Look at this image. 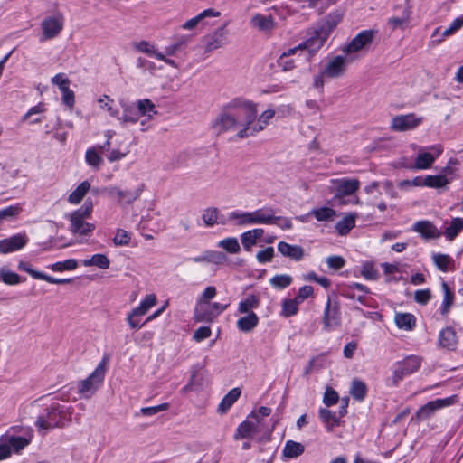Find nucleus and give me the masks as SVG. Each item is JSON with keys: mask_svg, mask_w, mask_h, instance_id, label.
I'll return each instance as SVG.
<instances>
[{"mask_svg": "<svg viewBox=\"0 0 463 463\" xmlns=\"http://www.w3.org/2000/svg\"><path fill=\"white\" fill-rule=\"evenodd\" d=\"M237 104L239 106H245L243 128L237 133V137L241 139L255 136L265 129L269 120L275 115V110L267 109L257 118V104L250 99L239 100Z\"/></svg>", "mask_w": 463, "mask_h": 463, "instance_id": "nucleus-1", "label": "nucleus"}, {"mask_svg": "<svg viewBox=\"0 0 463 463\" xmlns=\"http://www.w3.org/2000/svg\"><path fill=\"white\" fill-rule=\"evenodd\" d=\"M73 411L72 406L53 402L46 408L45 413L38 416L35 426L39 430L64 428L71 421Z\"/></svg>", "mask_w": 463, "mask_h": 463, "instance_id": "nucleus-2", "label": "nucleus"}, {"mask_svg": "<svg viewBox=\"0 0 463 463\" xmlns=\"http://www.w3.org/2000/svg\"><path fill=\"white\" fill-rule=\"evenodd\" d=\"M239 100H245L242 97L232 99L225 104L212 124V128L217 134H221L236 128L240 125V121L236 117L237 112L241 111L245 116V106H239Z\"/></svg>", "mask_w": 463, "mask_h": 463, "instance_id": "nucleus-3", "label": "nucleus"}, {"mask_svg": "<svg viewBox=\"0 0 463 463\" xmlns=\"http://www.w3.org/2000/svg\"><path fill=\"white\" fill-rule=\"evenodd\" d=\"M109 355H104L95 370L85 379L78 383V392L85 399L92 397L101 386L107 372Z\"/></svg>", "mask_w": 463, "mask_h": 463, "instance_id": "nucleus-4", "label": "nucleus"}, {"mask_svg": "<svg viewBox=\"0 0 463 463\" xmlns=\"http://www.w3.org/2000/svg\"><path fill=\"white\" fill-rule=\"evenodd\" d=\"M229 220H236V224L243 226L247 224H274L280 217L273 214L266 213L263 210L259 209L254 212H240L234 211L229 213Z\"/></svg>", "mask_w": 463, "mask_h": 463, "instance_id": "nucleus-5", "label": "nucleus"}, {"mask_svg": "<svg viewBox=\"0 0 463 463\" xmlns=\"http://www.w3.org/2000/svg\"><path fill=\"white\" fill-rule=\"evenodd\" d=\"M421 360L420 356L408 355L403 360L396 362L393 364L392 375L389 379L390 384L396 387L405 376L417 372L421 365Z\"/></svg>", "mask_w": 463, "mask_h": 463, "instance_id": "nucleus-6", "label": "nucleus"}, {"mask_svg": "<svg viewBox=\"0 0 463 463\" xmlns=\"http://www.w3.org/2000/svg\"><path fill=\"white\" fill-rule=\"evenodd\" d=\"M341 20L342 14L339 12L331 13L326 16V21L312 35L315 40L314 48H321L323 46L330 33L337 26Z\"/></svg>", "mask_w": 463, "mask_h": 463, "instance_id": "nucleus-7", "label": "nucleus"}, {"mask_svg": "<svg viewBox=\"0 0 463 463\" xmlns=\"http://www.w3.org/2000/svg\"><path fill=\"white\" fill-rule=\"evenodd\" d=\"M376 33V31L372 29L360 32L343 48V52L345 53H353L368 48L373 42Z\"/></svg>", "mask_w": 463, "mask_h": 463, "instance_id": "nucleus-8", "label": "nucleus"}, {"mask_svg": "<svg viewBox=\"0 0 463 463\" xmlns=\"http://www.w3.org/2000/svg\"><path fill=\"white\" fill-rule=\"evenodd\" d=\"M43 35L41 42L53 39L59 35L63 29V17L61 15L48 16L42 22Z\"/></svg>", "mask_w": 463, "mask_h": 463, "instance_id": "nucleus-9", "label": "nucleus"}, {"mask_svg": "<svg viewBox=\"0 0 463 463\" xmlns=\"http://www.w3.org/2000/svg\"><path fill=\"white\" fill-rule=\"evenodd\" d=\"M454 401V396L430 401L418 410L416 417L420 420H427L433 415L436 411L453 404Z\"/></svg>", "mask_w": 463, "mask_h": 463, "instance_id": "nucleus-10", "label": "nucleus"}, {"mask_svg": "<svg viewBox=\"0 0 463 463\" xmlns=\"http://www.w3.org/2000/svg\"><path fill=\"white\" fill-rule=\"evenodd\" d=\"M17 269L20 271L28 273L34 279L44 280L48 283L63 285L70 284L72 282V279H57L50 275L44 274L43 272L35 270L32 268V265L24 260H20L17 265Z\"/></svg>", "mask_w": 463, "mask_h": 463, "instance_id": "nucleus-11", "label": "nucleus"}, {"mask_svg": "<svg viewBox=\"0 0 463 463\" xmlns=\"http://www.w3.org/2000/svg\"><path fill=\"white\" fill-rule=\"evenodd\" d=\"M227 23L218 27L213 33L204 37L205 52H211L222 47L227 43Z\"/></svg>", "mask_w": 463, "mask_h": 463, "instance_id": "nucleus-12", "label": "nucleus"}, {"mask_svg": "<svg viewBox=\"0 0 463 463\" xmlns=\"http://www.w3.org/2000/svg\"><path fill=\"white\" fill-rule=\"evenodd\" d=\"M421 121L422 118H417L413 113L399 115L392 118L391 128L394 131H408L417 128Z\"/></svg>", "mask_w": 463, "mask_h": 463, "instance_id": "nucleus-13", "label": "nucleus"}, {"mask_svg": "<svg viewBox=\"0 0 463 463\" xmlns=\"http://www.w3.org/2000/svg\"><path fill=\"white\" fill-rule=\"evenodd\" d=\"M347 66V60L345 56L337 55L333 57L324 67V74L327 78H339L344 75Z\"/></svg>", "mask_w": 463, "mask_h": 463, "instance_id": "nucleus-14", "label": "nucleus"}, {"mask_svg": "<svg viewBox=\"0 0 463 463\" xmlns=\"http://www.w3.org/2000/svg\"><path fill=\"white\" fill-rule=\"evenodd\" d=\"M430 150L433 152H423L420 153L414 162L413 168L415 169H428L435 162L436 158L443 152L441 145H434L430 147Z\"/></svg>", "mask_w": 463, "mask_h": 463, "instance_id": "nucleus-15", "label": "nucleus"}, {"mask_svg": "<svg viewBox=\"0 0 463 463\" xmlns=\"http://www.w3.org/2000/svg\"><path fill=\"white\" fill-rule=\"evenodd\" d=\"M28 242L25 234L17 233L9 238L0 240V252L7 254L23 249Z\"/></svg>", "mask_w": 463, "mask_h": 463, "instance_id": "nucleus-16", "label": "nucleus"}, {"mask_svg": "<svg viewBox=\"0 0 463 463\" xmlns=\"http://www.w3.org/2000/svg\"><path fill=\"white\" fill-rule=\"evenodd\" d=\"M341 317L339 311V306L335 302L332 305L330 298H328L324 315H323V324L325 328L330 329L333 326H338L340 324Z\"/></svg>", "mask_w": 463, "mask_h": 463, "instance_id": "nucleus-17", "label": "nucleus"}, {"mask_svg": "<svg viewBox=\"0 0 463 463\" xmlns=\"http://www.w3.org/2000/svg\"><path fill=\"white\" fill-rule=\"evenodd\" d=\"M334 182L335 184V197L351 195L360 187V182L355 178H342Z\"/></svg>", "mask_w": 463, "mask_h": 463, "instance_id": "nucleus-18", "label": "nucleus"}, {"mask_svg": "<svg viewBox=\"0 0 463 463\" xmlns=\"http://www.w3.org/2000/svg\"><path fill=\"white\" fill-rule=\"evenodd\" d=\"M412 230L426 240L438 239L441 232L430 221H419L413 224Z\"/></svg>", "mask_w": 463, "mask_h": 463, "instance_id": "nucleus-19", "label": "nucleus"}, {"mask_svg": "<svg viewBox=\"0 0 463 463\" xmlns=\"http://www.w3.org/2000/svg\"><path fill=\"white\" fill-rule=\"evenodd\" d=\"M278 250L285 257H288L295 261H299L304 257V249L299 245H291L285 241L278 243Z\"/></svg>", "mask_w": 463, "mask_h": 463, "instance_id": "nucleus-20", "label": "nucleus"}, {"mask_svg": "<svg viewBox=\"0 0 463 463\" xmlns=\"http://www.w3.org/2000/svg\"><path fill=\"white\" fill-rule=\"evenodd\" d=\"M71 232L74 234L88 235L95 229L94 224L85 222V218L71 214Z\"/></svg>", "mask_w": 463, "mask_h": 463, "instance_id": "nucleus-21", "label": "nucleus"}, {"mask_svg": "<svg viewBox=\"0 0 463 463\" xmlns=\"http://www.w3.org/2000/svg\"><path fill=\"white\" fill-rule=\"evenodd\" d=\"M457 343L456 332L452 327L447 326L439 332V344L441 347L448 350H455Z\"/></svg>", "mask_w": 463, "mask_h": 463, "instance_id": "nucleus-22", "label": "nucleus"}, {"mask_svg": "<svg viewBox=\"0 0 463 463\" xmlns=\"http://www.w3.org/2000/svg\"><path fill=\"white\" fill-rule=\"evenodd\" d=\"M221 15V13L218 11H215L212 8L205 9L203 12H201L198 15L194 16V18L187 20L182 27L185 30H192L195 28L200 23L204 24V19L207 17H218Z\"/></svg>", "mask_w": 463, "mask_h": 463, "instance_id": "nucleus-23", "label": "nucleus"}, {"mask_svg": "<svg viewBox=\"0 0 463 463\" xmlns=\"http://www.w3.org/2000/svg\"><path fill=\"white\" fill-rule=\"evenodd\" d=\"M259 324V317L254 312H250L239 318L236 322L237 328L243 333L251 332Z\"/></svg>", "mask_w": 463, "mask_h": 463, "instance_id": "nucleus-24", "label": "nucleus"}, {"mask_svg": "<svg viewBox=\"0 0 463 463\" xmlns=\"http://www.w3.org/2000/svg\"><path fill=\"white\" fill-rule=\"evenodd\" d=\"M250 24L253 27L258 28L262 32H269L275 28V21L271 15H263L257 14L252 16Z\"/></svg>", "mask_w": 463, "mask_h": 463, "instance_id": "nucleus-25", "label": "nucleus"}, {"mask_svg": "<svg viewBox=\"0 0 463 463\" xmlns=\"http://www.w3.org/2000/svg\"><path fill=\"white\" fill-rule=\"evenodd\" d=\"M241 393V391L238 387H235L229 391V392L221 401L217 410L218 412L220 414L226 413L230 410V408L234 404V402L239 399Z\"/></svg>", "mask_w": 463, "mask_h": 463, "instance_id": "nucleus-26", "label": "nucleus"}, {"mask_svg": "<svg viewBox=\"0 0 463 463\" xmlns=\"http://www.w3.org/2000/svg\"><path fill=\"white\" fill-rule=\"evenodd\" d=\"M264 234V230L261 228H256L241 235V241L243 248L246 250H250L251 247L256 244L257 240L260 239Z\"/></svg>", "mask_w": 463, "mask_h": 463, "instance_id": "nucleus-27", "label": "nucleus"}, {"mask_svg": "<svg viewBox=\"0 0 463 463\" xmlns=\"http://www.w3.org/2000/svg\"><path fill=\"white\" fill-rule=\"evenodd\" d=\"M123 114L118 117V119L122 123H137L140 118L139 112L135 104L122 103Z\"/></svg>", "mask_w": 463, "mask_h": 463, "instance_id": "nucleus-28", "label": "nucleus"}, {"mask_svg": "<svg viewBox=\"0 0 463 463\" xmlns=\"http://www.w3.org/2000/svg\"><path fill=\"white\" fill-rule=\"evenodd\" d=\"M319 418L321 420L327 425V429L329 431L333 430L334 427L340 425V420L337 412H334L328 409L321 408L319 410Z\"/></svg>", "mask_w": 463, "mask_h": 463, "instance_id": "nucleus-29", "label": "nucleus"}, {"mask_svg": "<svg viewBox=\"0 0 463 463\" xmlns=\"http://www.w3.org/2000/svg\"><path fill=\"white\" fill-rule=\"evenodd\" d=\"M90 188V184L88 181L80 183L68 196V202L71 204L80 203Z\"/></svg>", "mask_w": 463, "mask_h": 463, "instance_id": "nucleus-30", "label": "nucleus"}, {"mask_svg": "<svg viewBox=\"0 0 463 463\" xmlns=\"http://www.w3.org/2000/svg\"><path fill=\"white\" fill-rule=\"evenodd\" d=\"M367 390V385L362 380L354 379L352 381L350 394L354 400L363 402L366 397Z\"/></svg>", "mask_w": 463, "mask_h": 463, "instance_id": "nucleus-31", "label": "nucleus"}, {"mask_svg": "<svg viewBox=\"0 0 463 463\" xmlns=\"http://www.w3.org/2000/svg\"><path fill=\"white\" fill-rule=\"evenodd\" d=\"M463 231V218L455 217L451 220L449 227L446 228L444 235L448 241H454Z\"/></svg>", "mask_w": 463, "mask_h": 463, "instance_id": "nucleus-32", "label": "nucleus"}, {"mask_svg": "<svg viewBox=\"0 0 463 463\" xmlns=\"http://www.w3.org/2000/svg\"><path fill=\"white\" fill-rule=\"evenodd\" d=\"M305 451V447L299 442L294 440H288L283 449V456L288 458H297L302 455Z\"/></svg>", "mask_w": 463, "mask_h": 463, "instance_id": "nucleus-33", "label": "nucleus"}, {"mask_svg": "<svg viewBox=\"0 0 463 463\" xmlns=\"http://www.w3.org/2000/svg\"><path fill=\"white\" fill-rule=\"evenodd\" d=\"M355 226V214L349 213L335 224V230L339 235H346Z\"/></svg>", "mask_w": 463, "mask_h": 463, "instance_id": "nucleus-34", "label": "nucleus"}, {"mask_svg": "<svg viewBox=\"0 0 463 463\" xmlns=\"http://www.w3.org/2000/svg\"><path fill=\"white\" fill-rule=\"evenodd\" d=\"M255 430V423L249 420H244L238 426L233 438L236 440L241 439H250Z\"/></svg>", "mask_w": 463, "mask_h": 463, "instance_id": "nucleus-35", "label": "nucleus"}, {"mask_svg": "<svg viewBox=\"0 0 463 463\" xmlns=\"http://www.w3.org/2000/svg\"><path fill=\"white\" fill-rule=\"evenodd\" d=\"M441 288L444 292V298L440 307V314L442 316H447L450 307L454 303V292L449 288V285L445 281H442Z\"/></svg>", "mask_w": 463, "mask_h": 463, "instance_id": "nucleus-36", "label": "nucleus"}, {"mask_svg": "<svg viewBox=\"0 0 463 463\" xmlns=\"http://www.w3.org/2000/svg\"><path fill=\"white\" fill-rule=\"evenodd\" d=\"M23 281H25V279H22L19 274L11 271L5 267L0 268V282L9 286H14Z\"/></svg>", "mask_w": 463, "mask_h": 463, "instance_id": "nucleus-37", "label": "nucleus"}, {"mask_svg": "<svg viewBox=\"0 0 463 463\" xmlns=\"http://www.w3.org/2000/svg\"><path fill=\"white\" fill-rule=\"evenodd\" d=\"M395 324L401 329L411 330L415 326V317L410 313H397Z\"/></svg>", "mask_w": 463, "mask_h": 463, "instance_id": "nucleus-38", "label": "nucleus"}, {"mask_svg": "<svg viewBox=\"0 0 463 463\" xmlns=\"http://www.w3.org/2000/svg\"><path fill=\"white\" fill-rule=\"evenodd\" d=\"M411 11L406 8L403 10L401 17H390L387 21V24L390 28L394 31L398 28L404 29L410 21Z\"/></svg>", "mask_w": 463, "mask_h": 463, "instance_id": "nucleus-39", "label": "nucleus"}, {"mask_svg": "<svg viewBox=\"0 0 463 463\" xmlns=\"http://www.w3.org/2000/svg\"><path fill=\"white\" fill-rule=\"evenodd\" d=\"M144 187H145V185L143 184H141L135 190H128V191L122 190V194L119 195L118 202L121 203H127V204L133 203L136 200H137L140 197V195L144 190Z\"/></svg>", "mask_w": 463, "mask_h": 463, "instance_id": "nucleus-40", "label": "nucleus"}, {"mask_svg": "<svg viewBox=\"0 0 463 463\" xmlns=\"http://www.w3.org/2000/svg\"><path fill=\"white\" fill-rule=\"evenodd\" d=\"M432 260L436 267L442 272H447L449 266L454 264V260L447 254L433 253Z\"/></svg>", "mask_w": 463, "mask_h": 463, "instance_id": "nucleus-41", "label": "nucleus"}, {"mask_svg": "<svg viewBox=\"0 0 463 463\" xmlns=\"http://www.w3.org/2000/svg\"><path fill=\"white\" fill-rule=\"evenodd\" d=\"M156 303V297L154 294L147 295L138 307L132 309L134 315L144 316Z\"/></svg>", "mask_w": 463, "mask_h": 463, "instance_id": "nucleus-42", "label": "nucleus"}, {"mask_svg": "<svg viewBox=\"0 0 463 463\" xmlns=\"http://www.w3.org/2000/svg\"><path fill=\"white\" fill-rule=\"evenodd\" d=\"M308 214L313 215L318 222H326L334 218L335 211L329 207H321L311 210Z\"/></svg>", "mask_w": 463, "mask_h": 463, "instance_id": "nucleus-43", "label": "nucleus"}, {"mask_svg": "<svg viewBox=\"0 0 463 463\" xmlns=\"http://www.w3.org/2000/svg\"><path fill=\"white\" fill-rule=\"evenodd\" d=\"M315 45V40L311 36L305 42L299 43L298 46L294 48H289L287 52H284L282 54H286L287 57H289L297 52L298 50H307L309 54L312 55L314 52H316L320 48H314Z\"/></svg>", "mask_w": 463, "mask_h": 463, "instance_id": "nucleus-44", "label": "nucleus"}, {"mask_svg": "<svg viewBox=\"0 0 463 463\" xmlns=\"http://www.w3.org/2000/svg\"><path fill=\"white\" fill-rule=\"evenodd\" d=\"M136 107L140 116H147L149 118L157 113L155 109V104L148 99L138 100Z\"/></svg>", "mask_w": 463, "mask_h": 463, "instance_id": "nucleus-45", "label": "nucleus"}, {"mask_svg": "<svg viewBox=\"0 0 463 463\" xmlns=\"http://www.w3.org/2000/svg\"><path fill=\"white\" fill-rule=\"evenodd\" d=\"M300 303L294 298H287L282 302L281 316L289 317L296 315L298 311V306Z\"/></svg>", "mask_w": 463, "mask_h": 463, "instance_id": "nucleus-46", "label": "nucleus"}, {"mask_svg": "<svg viewBox=\"0 0 463 463\" xmlns=\"http://www.w3.org/2000/svg\"><path fill=\"white\" fill-rule=\"evenodd\" d=\"M260 305V300L255 295H249L245 299L239 303L238 311L240 313L249 314L253 308H257Z\"/></svg>", "mask_w": 463, "mask_h": 463, "instance_id": "nucleus-47", "label": "nucleus"}, {"mask_svg": "<svg viewBox=\"0 0 463 463\" xmlns=\"http://www.w3.org/2000/svg\"><path fill=\"white\" fill-rule=\"evenodd\" d=\"M293 279L290 275H275L269 279L271 287L277 289H284L291 285Z\"/></svg>", "mask_w": 463, "mask_h": 463, "instance_id": "nucleus-48", "label": "nucleus"}, {"mask_svg": "<svg viewBox=\"0 0 463 463\" xmlns=\"http://www.w3.org/2000/svg\"><path fill=\"white\" fill-rule=\"evenodd\" d=\"M449 182V179H448L445 175H427L424 178V186L439 188L445 186Z\"/></svg>", "mask_w": 463, "mask_h": 463, "instance_id": "nucleus-49", "label": "nucleus"}, {"mask_svg": "<svg viewBox=\"0 0 463 463\" xmlns=\"http://www.w3.org/2000/svg\"><path fill=\"white\" fill-rule=\"evenodd\" d=\"M61 85H62L61 90L62 93V101L66 106L71 108L75 103V96L74 92L69 88L70 80H62Z\"/></svg>", "mask_w": 463, "mask_h": 463, "instance_id": "nucleus-50", "label": "nucleus"}, {"mask_svg": "<svg viewBox=\"0 0 463 463\" xmlns=\"http://www.w3.org/2000/svg\"><path fill=\"white\" fill-rule=\"evenodd\" d=\"M78 267V262L74 259H68L64 261H58L55 262L50 266H48L49 269H51L52 271L55 272H61L64 270H73Z\"/></svg>", "mask_w": 463, "mask_h": 463, "instance_id": "nucleus-51", "label": "nucleus"}, {"mask_svg": "<svg viewBox=\"0 0 463 463\" xmlns=\"http://www.w3.org/2000/svg\"><path fill=\"white\" fill-rule=\"evenodd\" d=\"M23 211L21 203H16L15 205H10L5 208L0 209V222L14 218L19 215Z\"/></svg>", "mask_w": 463, "mask_h": 463, "instance_id": "nucleus-52", "label": "nucleus"}, {"mask_svg": "<svg viewBox=\"0 0 463 463\" xmlns=\"http://www.w3.org/2000/svg\"><path fill=\"white\" fill-rule=\"evenodd\" d=\"M86 163L94 167L95 169H99L100 164L102 163V158L99 155L96 147L88 148L85 154Z\"/></svg>", "mask_w": 463, "mask_h": 463, "instance_id": "nucleus-53", "label": "nucleus"}, {"mask_svg": "<svg viewBox=\"0 0 463 463\" xmlns=\"http://www.w3.org/2000/svg\"><path fill=\"white\" fill-rule=\"evenodd\" d=\"M189 42L188 36H182L178 38L175 43L168 45L165 49V53L168 56L175 55L178 51H181Z\"/></svg>", "mask_w": 463, "mask_h": 463, "instance_id": "nucleus-54", "label": "nucleus"}, {"mask_svg": "<svg viewBox=\"0 0 463 463\" xmlns=\"http://www.w3.org/2000/svg\"><path fill=\"white\" fill-rule=\"evenodd\" d=\"M218 246L224 249L229 253H238L241 250L239 241L234 237H229L222 240Z\"/></svg>", "mask_w": 463, "mask_h": 463, "instance_id": "nucleus-55", "label": "nucleus"}, {"mask_svg": "<svg viewBox=\"0 0 463 463\" xmlns=\"http://www.w3.org/2000/svg\"><path fill=\"white\" fill-rule=\"evenodd\" d=\"M8 444H10V449L13 448L15 452H19L24 449L28 444L29 440L24 437L17 436H5Z\"/></svg>", "mask_w": 463, "mask_h": 463, "instance_id": "nucleus-56", "label": "nucleus"}, {"mask_svg": "<svg viewBox=\"0 0 463 463\" xmlns=\"http://www.w3.org/2000/svg\"><path fill=\"white\" fill-rule=\"evenodd\" d=\"M216 317L217 314H214V311L210 308L198 307L194 312V319L197 322H212Z\"/></svg>", "mask_w": 463, "mask_h": 463, "instance_id": "nucleus-57", "label": "nucleus"}, {"mask_svg": "<svg viewBox=\"0 0 463 463\" xmlns=\"http://www.w3.org/2000/svg\"><path fill=\"white\" fill-rule=\"evenodd\" d=\"M134 46L137 52L146 53L148 56L155 57L156 59V54L160 53V52H157L156 50L155 45L150 43L147 41H140L138 43H136L134 44Z\"/></svg>", "mask_w": 463, "mask_h": 463, "instance_id": "nucleus-58", "label": "nucleus"}, {"mask_svg": "<svg viewBox=\"0 0 463 463\" xmlns=\"http://www.w3.org/2000/svg\"><path fill=\"white\" fill-rule=\"evenodd\" d=\"M218 209L217 208H208L204 210L202 219L206 226H213L215 223H223L222 222H218Z\"/></svg>", "mask_w": 463, "mask_h": 463, "instance_id": "nucleus-59", "label": "nucleus"}, {"mask_svg": "<svg viewBox=\"0 0 463 463\" xmlns=\"http://www.w3.org/2000/svg\"><path fill=\"white\" fill-rule=\"evenodd\" d=\"M206 260L209 263H214L216 265H220L224 263L227 260V256L222 252L217 250H206Z\"/></svg>", "mask_w": 463, "mask_h": 463, "instance_id": "nucleus-60", "label": "nucleus"}, {"mask_svg": "<svg viewBox=\"0 0 463 463\" xmlns=\"http://www.w3.org/2000/svg\"><path fill=\"white\" fill-rule=\"evenodd\" d=\"M339 401V395L336 391H335L332 387L327 386L326 388L323 402L326 406L330 407Z\"/></svg>", "mask_w": 463, "mask_h": 463, "instance_id": "nucleus-61", "label": "nucleus"}, {"mask_svg": "<svg viewBox=\"0 0 463 463\" xmlns=\"http://www.w3.org/2000/svg\"><path fill=\"white\" fill-rule=\"evenodd\" d=\"M361 273L366 279L369 280H375L379 277L378 270L371 262H365L363 264Z\"/></svg>", "mask_w": 463, "mask_h": 463, "instance_id": "nucleus-62", "label": "nucleus"}, {"mask_svg": "<svg viewBox=\"0 0 463 463\" xmlns=\"http://www.w3.org/2000/svg\"><path fill=\"white\" fill-rule=\"evenodd\" d=\"M93 210V203L90 199L86 200L81 207L74 211L71 214L77 215L82 218H88L90 216Z\"/></svg>", "mask_w": 463, "mask_h": 463, "instance_id": "nucleus-63", "label": "nucleus"}, {"mask_svg": "<svg viewBox=\"0 0 463 463\" xmlns=\"http://www.w3.org/2000/svg\"><path fill=\"white\" fill-rule=\"evenodd\" d=\"M130 241V234L122 229H118L114 239L113 242L117 246H126Z\"/></svg>", "mask_w": 463, "mask_h": 463, "instance_id": "nucleus-64", "label": "nucleus"}]
</instances>
